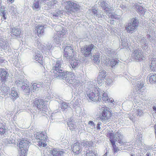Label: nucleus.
Segmentation results:
<instances>
[{
  "instance_id": "obj_18",
  "label": "nucleus",
  "mask_w": 156,
  "mask_h": 156,
  "mask_svg": "<svg viewBox=\"0 0 156 156\" xmlns=\"http://www.w3.org/2000/svg\"><path fill=\"white\" fill-rule=\"evenodd\" d=\"M10 33L11 36L17 37L21 35V31L20 29L13 27L11 29Z\"/></svg>"
},
{
  "instance_id": "obj_30",
  "label": "nucleus",
  "mask_w": 156,
  "mask_h": 156,
  "mask_svg": "<svg viewBox=\"0 0 156 156\" xmlns=\"http://www.w3.org/2000/svg\"><path fill=\"white\" fill-rule=\"evenodd\" d=\"M10 12H11V15L13 16H16L18 14V12L16 11V9L13 6L11 7V9Z\"/></svg>"
},
{
  "instance_id": "obj_17",
  "label": "nucleus",
  "mask_w": 156,
  "mask_h": 156,
  "mask_svg": "<svg viewBox=\"0 0 156 156\" xmlns=\"http://www.w3.org/2000/svg\"><path fill=\"white\" fill-rule=\"evenodd\" d=\"M50 153L53 156H63L64 154V151L55 148H52Z\"/></svg>"
},
{
  "instance_id": "obj_31",
  "label": "nucleus",
  "mask_w": 156,
  "mask_h": 156,
  "mask_svg": "<svg viewBox=\"0 0 156 156\" xmlns=\"http://www.w3.org/2000/svg\"><path fill=\"white\" fill-rule=\"evenodd\" d=\"M32 8L33 9L40 8V6L39 5V1L34 3L32 6Z\"/></svg>"
},
{
  "instance_id": "obj_6",
  "label": "nucleus",
  "mask_w": 156,
  "mask_h": 156,
  "mask_svg": "<svg viewBox=\"0 0 156 156\" xmlns=\"http://www.w3.org/2000/svg\"><path fill=\"white\" fill-rule=\"evenodd\" d=\"M87 96L91 100L94 102L98 101L101 100V96L97 87L92 89V90L87 94Z\"/></svg>"
},
{
  "instance_id": "obj_29",
  "label": "nucleus",
  "mask_w": 156,
  "mask_h": 156,
  "mask_svg": "<svg viewBox=\"0 0 156 156\" xmlns=\"http://www.w3.org/2000/svg\"><path fill=\"white\" fill-rule=\"evenodd\" d=\"M102 94V95L101 97L102 100L105 102L108 101L109 98L107 93L104 91H103Z\"/></svg>"
},
{
  "instance_id": "obj_7",
  "label": "nucleus",
  "mask_w": 156,
  "mask_h": 156,
  "mask_svg": "<svg viewBox=\"0 0 156 156\" xmlns=\"http://www.w3.org/2000/svg\"><path fill=\"white\" fill-rule=\"evenodd\" d=\"M103 108V109L102 112L99 115V118L102 122H107L108 121L111 119L112 113L109 110V108L105 106Z\"/></svg>"
},
{
  "instance_id": "obj_34",
  "label": "nucleus",
  "mask_w": 156,
  "mask_h": 156,
  "mask_svg": "<svg viewBox=\"0 0 156 156\" xmlns=\"http://www.w3.org/2000/svg\"><path fill=\"white\" fill-rule=\"evenodd\" d=\"M61 108L63 110H65L68 107V105L65 102L62 103L61 104Z\"/></svg>"
},
{
  "instance_id": "obj_23",
  "label": "nucleus",
  "mask_w": 156,
  "mask_h": 156,
  "mask_svg": "<svg viewBox=\"0 0 156 156\" xmlns=\"http://www.w3.org/2000/svg\"><path fill=\"white\" fill-rule=\"evenodd\" d=\"M101 4V7L104 10H105L106 12L108 11H111L112 9L111 8H108V5L105 1H102Z\"/></svg>"
},
{
  "instance_id": "obj_33",
  "label": "nucleus",
  "mask_w": 156,
  "mask_h": 156,
  "mask_svg": "<svg viewBox=\"0 0 156 156\" xmlns=\"http://www.w3.org/2000/svg\"><path fill=\"white\" fill-rule=\"evenodd\" d=\"M86 156H97L95 153L92 151H87Z\"/></svg>"
},
{
  "instance_id": "obj_8",
  "label": "nucleus",
  "mask_w": 156,
  "mask_h": 156,
  "mask_svg": "<svg viewBox=\"0 0 156 156\" xmlns=\"http://www.w3.org/2000/svg\"><path fill=\"white\" fill-rule=\"evenodd\" d=\"M65 8L67 11L70 13L75 12L80 9V6L77 3L71 1H68L65 2Z\"/></svg>"
},
{
  "instance_id": "obj_52",
  "label": "nucleus",
  "mask_w": 156,
  "mask_h": 156,
  "mask_svg": "<svg viewBox=\"0 0 156 156\" xmlns=\"http://www.w3.org/2000/svg\"><path fill=\"white\" fill-rule=\"evenodd\" d=\"M146 156H150V153H147L146 154Z\"/></svg>"
},
{
  "instance_id": "obj_51",
  "label": "nucleus",
  "mask_w": 156,
  "mask_h": 156,
  "mask_svg": "<svg viewBox=\"0 0 156 156\" xmlns=\"http://www.w3.org/2000/svg\"><path fill=\"white\" fill-rule=\"evenodd\" d=\"M2 15H5V11H3L2 12Z\"/></svg>"
},
{
  "instance_id": "obj_14",
  "label": "nucleus",
  "mask_w": 156,
  "mask_h": 156,
  "mask_svg": "<svg viewBox=\"0 0 156 156\" xmlns=\"http://www.w3.org/2000/svg\"><path fill=\"white\" fill-rule=\"evenodd\" d=\"M106 72L104 70H101L99 72L97 78V83L98 84H101L106 76Z\"/></svg>"
},
{
  "instance_id": "obj_41",
  "label": "nucleus",
  "mask_w": 156,
  "mask_h": 156,
  "mask_svg": "<svg viewBox=\"0 0 156 156\" xmlns=\"http://www.w3.org/2000/svg\"><path fill=\"white\" fill-rule=\"evenodd\" d=\"M143 9H144L142 6H140L138 8V11L140 12L142 11Z\"/></svg>"
},
{
  "instance_id": "obj_43",
  "label": "nucleus",
  "mask_w": 156,
  "mask_h": 156,
  "mask_svg": "<svg viewBox=\"0 0 156 156\" xmlns=\"http://www.w3.org/2000/svg\"><path fill=\"white\" fill-rule=\"evenodd\" d=\"M88 124L91 125V126H94V122L92 121H90L88 122Z\"/></svg>"
},
{
  "instance_id": "obj_53",
  "label": "nucleus",
  "mask_w": 156,
  "mask_h": 156,
  "mask_svg": "<svg viewBox=\"0 0 156 156\" xmlns=\"http://www.w3.org/2000/svg\"><path fill=\"white\" fill-rule=\"evenodd\" d=\"M107 155H108L107 152H106L103 155V156H107Z\"/></svg>"
},
{
  "instance_id": "obj_13",
  "label": "nucleus",
  "mask_w": 156,
  "mask_h": 156,
  "mask_svg": "<svg viewBox=\"0 0 156 156\" xmlns=\"http://www.w3.org/2000/svg\"><path fill=\"white\" fill-rule=\"evenodd\" d=\"M72 149L75 154H78L81 153L82 151V148L80 147V143L78 141L73 144Z\"/></svg>"
},
{
  "instance_id": "obj_3",
  "label": "nucleus",
  "mask_w": 156,
  "mask_h": 156,
  "mask_svg": "<svg viewBox=\"0 0 156 156\" xmlns=\"http://www.w3.org/2000/svg\"><path fill=\"white\" fill-rule=\"evenodd\" d=\"M31 105L33 107L36 108L41 113H44L48 110L47 106L44 100L40 98H36L32 100Z\"/></svg>"
},
{
  "instance_id": "obj_20",
  "label": "nucleus",
  "mask_w": 156,
  "mask_h": 156,
  "mask_svg": "<svg viewBox=\"0 0 156 156\" xmlns=\"http://www.w3.org/2000/svg\"><path fill=\"white\" fill-rule=\"evenodd\" d=\"M43 56H42L41 54L39 53H37L34 56V59L35 60L37 61L41 65L43 66L44 63L43 60Z\"/></svg>"
},
{
  "instance_id": "obj_36",
  "label": "nucleus",
  "mask_w": 156,
  "mask_h": 156,
  "mask_svg": "<svg viewBox=\"0 0 156 156\" xmlns=\"http://www.w3.org/2000/svg\"><path fill=\"white\" fill-rule=\"evenodd\" d=\"M68 125L69 126V129L70 130H73V129H75V127L74 126L73 124L71 123V122H70L68 123Z\"/></svg>"
},
{
  "instance_id": "obj_9",
  "label": "nucleus",
  "mask_w": 156,
  "mask_h": 156,
  "mask_svg": "<svg viewBox=\"0 0 156 156\" xmlns=\"http://www.w3.org/2000/svg\"><path fill=\"white\" fill-rule=\"evenodd\" d=\"M76 55L75 52L73 47L66 46L65 47L63 51V56L71 59L74 58Z\"/></svg>"
},
{
  "instance_id": "obj_40",
  "label": "nucleus",
  "mask_w": 156,
  "mask_h": 156,
  "mask_svg": "<svg viewBox=\"0 0 156 156\" xmlns=\"http://www.w3.org/2000/svg\"><path fill=\"white\" fill-rule=\"evenodd\" d=\"M106 81H105L106 83L108 84H109L112 81V79H106Z\"/></svg>"
},
{
  "instance_id": "obj_35",
  "label": "nucleus",
  "mask_w": 156,
  "mask_h": 156,
  "mask_svg": "<svg viewBox=\"0 0 156 156\" xmlns=\"http://www.w3.org/2000/svg\"><path fill=\"white\" fill-rule=\"evenodd\" d=\"M5 133V127L3 126L0 128V134L2 135Z\"/></svg>"
},
{
  "instance_id": "obj_16",
  "label": "nucleus",
  "mask_w": 156,
  "mask_h": 156,
  "mask_svg": "<svg viewBox=\"0 0 156 156\" xmlns=\"http://www.w3.org/2000/svg\"><path fill=\"white\" fill-rule=\"evenodd\" d=\"M8 76V73L6 70L4 68L0 69V77L2 82L5 83Z\"/></svg>"
},
{
  "instance_id": "obj_26",
  "label": "nucleus",
  "mask_w": 156,
  "mask_h": 156,
  "mask_svg": "<svg viewBox=\"0 0 156 156\" xmlns=\"http://www.w3.org/2000/svg\"><path fill=\"white\" fill-rule=\"evenodd\" d=\"M100 54L97 53L94 56L93 60L95 63H98L100 62Z\"/></svg>"
},
{
  "instance_id": "obj_47",
  "label": "nucleus",
  "mask_w": 156,
  "mask_h": 156,
  "mask_svg": "<svg viewBox=\"0 0 156 156\" xmlns=\"http://www.w3.org/2000/svg\"><path fill=\"white\" fill-rule=\"evenodd\" d=\"M109 100L110 102L112 103L114 101V100L112 98H109Z\"/></svg>"
},
{
  "instance_id": "obj_54",
  "label": "nucleus",
  "mask_w": 156,
  "mask_h": 156,
  "mask_svg": "<svg viewBox=\"0 0 156 156\" xmlns=\"http://www.w3.org/2000/svg\"><path fill=\"white\" fill-rule=\"evenodd\" d=\"M112 23V22H110V23L111 24H112L113 23Z\"/></svg>"
},
{
  "instance_id": "obj_37",
  "label": "nucleus",
  "mask_w": 156,
  "mask_h": 156,
  "mask_svg": "<svg viewBox=\"0 0 156 156\" xmlns=\"http://www.w3.org/2000/svg\"><path fill=\"white\" fill-rule=\"evenodd\" d=\"M0 90L3 93H6L8 91V90L6 87L5 86L4 87H1Z\"/></svg>"
},
{
  "instance_id": "obj_1",
  "label": "nucleus",
  "mask_w": 156,
  "mask_h": 156,
  "mask_svg": "<svg viewBox=\"0 0 156 156\" xmlns=\"http://www.w3.org/2000/svg\"><path fill=\"white\" fill-rule=\"evenodd\" d=\"M106 136L109 138V140L112 146V151L114 153H116L119 151L115 144L116 141H117L121 145H124L126 143L122 139V135L118 131L114 133L113 131H112L111 132L109 131V132L107 133Z\"/></svg>"
},
{
  "instance_id": "obj_12",
  "label": "nucleus",
  "mask_w": 156,
  "mask_h": 156,
  "mask_svg": "<svg viewBox=\"0 0 156 156\" xmlns=\"http://www.w3.org/2000/svg\"><path fill=\"white\" fill-rule=\"evenodd\" d=\"M94 47L93 44L84 46L81 48V51L85 57H88L91 54V51Z\"/></svg>"
},
{
  "instance_id": "obj_44",
  "label": "nucleus",
  "mask_w": 156,
  "mask_h": 156,
  "mask_svg": "<svg viewBox=\"0 0 156 156\" xmlns=\"http://www.w3.org/2000/svg\"><path fill=\"white\" fill-rule=\"evenodd\" d=\"M100 124L99 123H98V124H97V129H100Z\"/></svg>"
},
{
  "instance_id": "obj_24",
  "label": "nucleus",
  "mask_w": 156,
  "mask_h": 156,
  "mask_svg": "<svg viewBox=\"0 0 156 156\" xmlns=\"http://www.w3.org/2000/svg\"><path fill=\"white\" fill-rule=\"evenodd\" d=\"M41 83H34L32 84L31 87V89L33 91L38 90L41 86Z\"/></svg>"
},
{
  "instance_id": "obj_4",
  "label": "nucleus",
  "mask_w": 156,
  "mask_h": 156,
  "mask_svg": "<svg viewBox=\"0 0 156 156\" xmlns=\"http://www.w3.org/2000/svg\"><path fill=\"white\" fill-rule=\"evenodd\" d=\"M60 76L62 77V78L69 84L73 85H77L78 82L75 78L74 74L67 71L64 72Z\"/></svg>"
},
{
  "instance_id": "obj_39",
  "label": "nucleus",
  "mask_w": 156,
  "mask_h": 156,
  "mask_svg": "<svg viewBox=\"0 0 156 156\" xmlns=\"http://www.w3.org/2000/svg\"><path fill=\"white\" fill-rule=\"evenodd\" d=\"M89 144V143L87 141H84L82 142V144L84 147H87Z\"/></svg>"
},
{
  "instance_id": "obj_46",
  "label": "nucleus",
  "mask_w": 156,
  "mask_h": 156,
  "mask_svg": "<svg viewBox=\"0 0 156 156\" xmlns=\"http://www.w3.org/2000/svg\"><path fill=\"white\" fill-rule=\"evenodd\" d=\"M2 18L3 20H5L6 19V17L5 16V15H2Z\"/></svg>"
},
{
  "instance_id": "obj_5",
  "label": "nucleus",
  "mask_w": 156,
  "mask_h": 156,
  "mask_svg": "<svg viewBox=\"0 0 156 156\" xmlns=\"http://www.w3.org/2000/svg\"><path fill=\"white\" fill-rule=\"evenodd\" d=\"M47 136L43 132H37L35 136L37 145L39 147H45L47 145Z\"/></svg>"
},
{
  "instance_id": "obj_45",
  "label": "nucleus",
  "mask_w": 156,
  "mask_h": 156,
  "mask_svg": "<svg viewBox=\"0 0 156 156\" xmlns=\"http://www.w3.org/2000/svg\"><path fill=\"white\" fill-rule=\"evenodd\" d=\"M137 113L138 115H139L141 114V112L140 110H137Z\"/></svg>"
},
{
  "instance_id": "obj_27",
  "label": "nucleus",
  "mask_w": 156,
  "mask_h": 156,
  "mask_svg": "<svg viewBox=\"0 0 156 156\" xmlns=\"http://www.w3.org/2000/svg\"><path fill=\"white\" fill-rule=\"evenodd\" d=\"M72 59V61L71 62L70 65L72 68L73 69H74L76 67H77L78 65V61L76 59H74L73 60V59Z\"/></svg>"
},
{
  "instance_id": "obj_22",
  "label": "nucleus",
  "mask_w": 156,
  "mask_h": 156,
  "mask_svg": "<svg viewBox=\"0 0 156 156\" xmlns=\"http://www.w3.org/2000/svg\"><path fill=\"white\" fill-rule=\"evenodd\" d=\"M150 68L152 71H156V58H153L151 61Z\"/></svg>"
},
{
  "instance_id": "obj_49",
  "label": "nucleus",
  "mask_w": 156,
  "mask_h": 156,
  "mask_svg": "<svg viewBox=\"0 0 156 156\" xmlns=\"http://www.w3.org/2000/svg\"><path fill=\"white\" fill-rule=\"evenodd\" d=\"M39 1H40V3H43V2H46V0H39Z\"/></svg>"
},
{
  "instance_id": "obj_2",
  "label": "nucleus",
  "mask_w": 156,
  "mask_h": 156,
  "mask_svg": "<svg viewBox=\"0 0 156 156\" xmlns=\"http://www.w3.org/2000/svg\"><path fill=\"white\" fill-rule=\"evenodd\" d=\"M30 142L27 138H23L19 140L18 144L20 151V156H26Z\"/></svg>"
},
{
  "instance_id": "obj_10",
  "label": "nucleus",
  "mask_w": 156,
  "mask_h": 156,
  "mask_svg": "<svg viewBox=\"0 0 156 156\" xmlns=\"http://www.w3.org/2000/svg\"><path fill=\"white\" fill-rule=\"evenodd\" d=\"M138 26L137 20L133 18L126 27V29L128 33H131L134 31Z\"/></svg>"
},
{
  "instance_id": "obj_42",
  "label": "nucleus",
  "mask_w": 156,
  "mask_h": 156,
  "mask_svg": "<svg viewBox=\"0 0 156 156\" xmlns=\"http://www.w3.org/2000/svg\"><path fill=\"white\" fill-rule=\"evenodd\" d=\"M92 12L94 14H95L97 13V11L95 9H92Z\"/></svg>"
},
{
  "instance_id": "obj_15",
  "label": "nucleus",
  "mask_w": 156,
  "mask_h": 156,
  "mask_svg": "<svg viewBox=\"0 0 156 156\" xmlns=\"http://www.w3.org/2000/svg\"><path fill=\"white\" fill-rule=\"evenodd\" d=\"M35 34L39 37L42 36L44 32V25H38L35 28Z\"/></svg>"
},
{
  "instance_id": "obj_32",
  "label": "nucleus",
  "mask_w": 156,
  "mask_h": 156,
  "mask_svg": "<svg viewBox=\"0 0 156 156\" xmlns=\"http://www.w3.org/2000/svg\"><path fill=\"white\" fill-rule=\"evenodd\" d=\"M108 17L112 19H116L117 18V15L115 13H109L108 15Z\"/></svg>"
},
{
  "instance_id": "obj_38",
  "label": "nucleus",
  "mask_w": 156,
  "mask_h": 156,
  "mask_svg": "<svg viewBox=\"0 0 156 156\" xmlns=\"http://www.w3.org/2000/svg\"><path fill=\"white\" fill-rule=\"evenodd\" d=\"M118 63V62L116 60H113L110 62V65H111L112 67L113 66H115Z\"/></svg>"
},
{
  "instance_id": "obj_21",
  "label": "nucleus",
  "mask_w": 156,
  "mask_h": 156,
  "mask_svg": "<svg viewBox=\"0 0 156 156\" xmlns=\"http://www.w3.org/2000/svg\"><path fill=\"white\" fill-rule=\"evenodd\" d=\"M10 95L11 99L13 101L19 97L18 93L14 88L11 89Z\"/></svg>"
},
{
  "instance_id": "obj_19",
  "label": "nucleus",
  "mask_w": 156,
  "mask_h": 156,
  "mask_svg": "<svg viewBox=\"0 0 156 156\" xmlns=\"http://www.w3.org/2000/svg\"><path fill=\"white\" fill-rule=\"evenodd\" d=\"M134 58L139 61H141L144 58V57L141 52H139L138 51H134Z\"/></svg>"
},
{
  "instance_id": "obj_28",
  "label": "nucleus",
  "mask_w": 156,
  "mask_h": 156,
  "mask_svg": "<svg viewBox=\"0 0 156 156\" xmlns=\"http://www.w3.org/2000/svg\"><path fill=\"white\" fill-rule=\"evenodd\" d=\"M66 34V30L63 29L62 30L57 32V34L59 37H63L64 35H65Z\"/></svg>"
},
{
  "instance_id": "obj_11",
  "label": "nucleus",
  "mask_w": 156,
  "mask_h": 156,
  "mask_svg": "<svg viewBox=\"0 0 156 156\" xmlns=\"http://www.w3.org/2000/svg\"><path fill=\"white\" fill-rule=\"evenodd\" d=\"M61 62L59 61H57L55 65L52 68L54 75L56 77L60 76L64 72L63 70L61 69Z\"/></svg>"
},
{
  "instance_id": "obj_25",
  "label": "nucleus",
  "mask_w": 156,
  "mask_h": 156,
  "mask_svg": "<svg viewBox=\"0 0 156 156\" xmlns=\"http://www.w3.org/2000/svg\"><path fill=\"white\" fill-rule=\"evenodd\" d=\"M149 82L151 83H156V74H153L151 75L149 77Z\"/></svg>"
},
{
  "instance_id": "obj_50",
  "label": "nucleus",
  "mask_w": 156,
  "mask_h": 156,
  "mask_svg": "<svg viewBox=\"0 0 156 156\" xmlns=\"http://www.w3.org/2000/svg\"><path fill=\"white\" fill-rule=\"evenodd\" d=\"M11 3H13L14 2L15 0H8Z\"/></svg>"
},
{
  "instance_id": "obj_48",
  "label": "nucleus",
  "mask_w": 156,
  "mask_h": 156,
  "mask_svg": "<svg viewBox=\"0 0 156 156\" xmlns=\"http://www.w3.org/2000/svg\"><path fill=\"white\" fill-rule=\"evenodd\" d=\"M153 110L156 113V107L155 106H154L153 107Z\"/></svg>"
}]
</instances>
